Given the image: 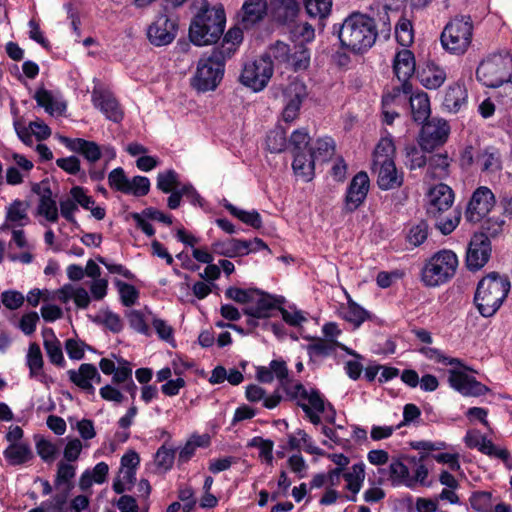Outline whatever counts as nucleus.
I'll list each match as a JSON object with an SVG mask.
<instances>
[{"instance_id": "0e129e2a", "label": "nucleus", "mask_w": 512, "mask_h": 512, "mask_svg": "<svg viewBox=\"0 0 512 512\" xmlns=\"http://www.w3.org/2000/svg\"><path fill=\"white\" fill-rule=\"evenodd\" d=\"M43 345L49 361L58 367H64L66 362L60 341L58 339H55V341H43Z\"/></svg>"}, {"instance_id": "6e6d98bb", "label": "nucleus", "mask_w": 512, "mask_h": 512, "mask_svg": "<svg viewBox=\"0 0 512 512\" xmlns=\"http://www.w3.org/2000/svg\"><path fill=\"white\" fill-rule=\"evenodd\" d=\"M256 292L258 288L243 289L230 286L225 290V297L240 304H249L254 302Z\"/></svg>"}, {"instance_id": "4d7b16f0", "label": "nucleus", "mask_w": 512, "mask_h": 512, "mask_svg": "<svg viewBox=\"0 0 512 512\" xmlns=\"http://www.w3.org/2000/svg\"><path fill=\"white\" fill-rule=\"evenodd\" d=\"M114 284L118 289L122 305L125 307L133 306L139 297V291L136 287L119 279H115Z\"/></svg>"}, {"instance_id": "f3484780", "label": "nucleus", "mask_w": 512, "mask_h": 512, "mask_svg": "<svg viewBox=\"0 0 512 512\" xmlns=\"http://www.w3.org/2000/svg\"><path fill=\"white\" fill-rule=\"evenodd\" d=\"M285 299L283 296L272 295L258 288L255 293V306H248L243 309V313L247 316L257 318H270L273 311H280Z\"/></svg>"}, {"instance_id": "f03ea898", "label": "nucleus", "mask_w": 512, "mask_h": 512, "mask_svg": "<svg viewBox=\"0 0 512 512\" xmlns=\"http://www.w3.org/2000/svg\"><path fill=\"white\" fill-rule=\"evenodd\" d=\"M226 14L222 5L204 6L192 18L189 39L195 46L216 44L223 35Z\"/></svg>"}, {"instance_id": "c85d7f7f", "label": "nucleus", "mask_w": 512, "mask_h": 512, "mask_svg": "<svg viewBox=\"0 0 512 512\" xmlns=\"http://www.w3.org/2000/svg\"><path fill=\"white\" fill-rule=\"evenodd\" d=\"M247 244L245 239L231 238L226 241H219L212 244L214 253L228 258H236L247 255Z\"/></svg>"}, {"instance_id": "c9c22d12", "label": "nucleus", "mask_w": 512, "mask_h": 512, "mask_svg": "<svg viewBox=\"0 0 512 512\" xmlns=\"http://www.w3.org/2000/svg\"><path fill=\"white\" fill-rule=\"evenodd\" d=\"M224 208L235 218L239 219L244 224L254 228L260 229L262 227V217L257 210L246 211L233 205L232 203L225 201Z\"/></svg>"}, {"instance_id": "a211bd4d", "label": "nucleus", "mask_w": 512, "mask_h": 512, "mask_svg": "<svg viewBox=\"0 0 512 512\" xmlns=\"http://www.w3.org/2000/svg\"><path fill=\"white\" fill-rule=\"evenodd\" d=\"M428 197L427 214L432 218L440 217V215L452 207L454 202L453 190L444 183H439L432 187Z\"/></svg>"}, {"instance_id": "603ef678", "label": "nucleus", "mask_w": 512, "mask_h": 512, "mask_svg": "<svg viewBox=\"0 0 512 512\" xmlns=\"http://www.w3.org/2000/svg\"><path fill=\"white\" fill-rule=\"evenodd\" d=\"M34 99L36 100L38 106L43 107L46 112L50 114H52L54 111H57L59 114H61L66 108L65 104H57L55 107V101L51 91L43 87L37 89L34 95Z\"/></svg>"}, {"instance_id": "423d86ee", "label": "nucleus", "mask_w": 512, "mask_h": 512, "mask_svg": "<svg viewBox=\"0 0 512 512\" xmlns=\"http://www.w3.org/2000/svg\"><path fill=\"white\" fill-rule=\"evenodd\" d=\"M473 22L470 16H456L444 27L440 35L443 49L450 54L463 55L472 43Z\"/></svg>"}, {"instance_id": "58836bf2", "label": "nucleus", "mask_w": 512, "mask_h": 512, "mask_svg": "<svg viewBox=\"0 0 512 512\" xmlns=\"http://www.w3.org/2000/svg\"><path fill=\"white\" fill-rule=\"evenodd\" d=\"M343 319L353 324L354 328H359L366 320L371 319V314L349 297Z\"/></svg>"}, {"instance_id": "cd10ccee", "label": "nucleus", "mask_w": 512, "mask_h": 512, "mask_svg": "<svg viewBox=\"0 0 512 512\" xmlns=\"http://www.w3.org/2000/svg\"><path fill=\"white\" fill-rule=\"evenodd\" d=\"M306 88L304 85H295L294 93L288 95V100L282 112V118L286 123L293 122L299 115L302 103L306 98Z\"/></svg>"}, {"instance_id": "79ce46f5", "label": "nucleus", "mask_w": 512, "mask_h": 512, "mask_svg": "<svg viewBox=\"0 0 512 512\" xmlns=\"http://www.w3.org/2000/svg\"><path fill=\"white\" fill-rule=\"evenodd\" d=\"M183 184L180 182V175L174 169H168L159 172L157 175V189L162 193L168 194L172 190L180 188Z\"/></svg>"}, {"instance_id": "4c0bfd02", "label": "nucleus", "mask_w": 512, "mask_h": 512, "mask_svg": "<svg viewBox=\"0 0 512 512\" xmlns=\"http://www.w3.org/2000/svg\"><path fill=\"white\" fill-rule=\"evenodd\" d=\"M290 49L287 43L277 40L268 47L261 57L273 65L275 62L276 64L286 66L289 62Z\"/></svg>"}, {"instance_id": "aec40b11", "label": "nucleus", "mask_w": 512, "mask_h": 512, "mask_svg": "<svg viewBox=\"0 0 512 512\" xmlns=\"http://www.w3.org/2000/svg\"><path fill=\"white\" fill-rule=\"evenodd\" d=\"M377 166H379L377 185L380 190H394L403 185L404 173L397 169L394 159L382 160Z\"/></svg>"}, {"instance_id": "20e7f679", "label": "nucleus", "mask_w": 512, "mask_h": 512, "mask_svg": "<svg viewBox=\"0 0 512 512\" xmlns=\"http://www.w3.org/2000/svg\"><path fill=\"white\" fill-rule=\"evenodd\" d=\"M476 78L484 86L498 88L512 79V54L502 51L489 55L476 69Z\"/></svg>"}, {"instance_id": "49530a36", "label": "nucleus", "mask_w": 512, "mask_h": 512, "mask_svg": "<svg viewBox=\"0 0 512 512\" xmlns=\"http://www.w3.org/2000/svg\"><path fill=\"white\" fill-rule=\"evenodd\" d=\"M395 144L391 135L382 137L375 147L373 153V164L377 166L382 160L394 159Z\"/></svg>"}, {"instance_id": "4be33fe9", "label": "nucleus", "mask_w": 512, "mask_h": 512, "mask_svg": "<svg viewBox=\"0 0 512 512\" xmlns=\"http://www.w3.org/2000/svg\"><path fill=\"white\" fill-rule=\"evenodd\" d=\"M60 142L70 151L82 155L87 161L95 163L102 157V149L96 142L83 138L61 136Z\"/></svg>"}, {"instance_id": "72a5a7b5", "label": "nucleus", "mask_w": 512, "mask_h": 512, "mask_svg": "<svg viewBox=\"0 0 512 512\" xmlns=\"http://www.w3.org/2000/svg\"><path fill=\"white\" fill-rule=\"evenodd\" d=\"M477 161L481 163L483 173H496L503 168L501 153L494 146L484 148L477 156Z\"/></svg>"}, {"instance_id": "ea45409f", "label": "nucleus", "mask_w": 512, "mask_h": 512, "mask_svg": "<svg viewBox=\"0 0 512 512\" xmlns=\"http://www.w3.org/2000/svg\"><path fill=\"white\" fill-rule=\"evenodd\" d=\"M76 475V467L70 463L59 461L57 464V472L54 480L56 489L67 488L73 489V479Z\"/></svg>"}, {"instance_id": "5701e85b", "label": "nucleus", "mask_w": 512, "mask_h": 512, "mask_svg": "<svg viewBox=\"0 0 512 512\" xmlns=\"http://www.w3.org/2000/svg\"><path fill=\"white\" fill-rule=\"evenodd\" d=\"M416 78L427 89H437L446 80V72L439 65L428 61L423 65H418Z\"/></svg>"}, {"instance_id": "2f4dec72", "label": "nucleus", "mask_w": 512, "mask_h": 512, "mask_svg": "<svg viewBox=\"0 0 512 512\" xmlns=\"http://www.w3.org/2000/svg\"><path fill=\"white\" fill-rule=\"evenodd\" d=\"M3 456L11 466H20L34 457L30 446L26 443H12L4 451Z\"/></svg>"}, {"instance_id": "6e6552de", "label": "nucleus", "mask_w": 512, "mask_h": 512, "mask_svg": "<svg viewBox=\"0 0 512 512\" xmlns=\"http://www.w3.org/2000/svg\"><path fill=\"white\" fill-rule=\"evenodd\" d=\"M310 135L306 128H299L292 132L288 142L292 146L294 174L305 182L314 178L313 155L307 153L310 147Z\"/></svg>"}, {"instance_id": "774afa93", "label": "nucleus", "mask_w": 512, "mask_h": 512, "mask_svg": "<svg viewBox=\"0 0 512 512\" xmlns=\"http://www.w3.org/2000/svg\"><path fill=\"white\" fill-rule=\"evenodd\" d=\"M453 214L454 215L451 217H442V215H440V217L435 218V226L443 235H449L452 233L460 222L461 212L459 210H454Z\"/></svg>"}, {"instance_id": "9d476101", "label": "nucleus", "mask_w": 512, "mask_h": 512, "mask_svg": "<svg viewBox=\"0 0 512 512\" xmlns=\"http://www.w3.org/2000/svg\"><path fill=\"white\" fill-rule=\"evenodd\" d=\"M370 189V179L365 171L356 173L349 182L343 199V213H353L362 206Z\"/></svg>"}, {"instance_id": "473e14b6", "label": "nucleus", "mask_w": 512, "mask_h": 512, "mask_svg": "<svg viewBox=\"0 0 512 512\" xmlns=\"http://www.w3.org/2000/svg\"><path fill=\"white\" fill-rule=\"evenodd\" d=\"M467 90L464 84L454 83L445 93L443 105L450 111L457 113L467 103Z\"/></svg>"}, {"instance_id": "f257e3e1", "label": "nucleus", "mask_w": 512, "mask_h": 512, "mask_svg": "<svg viewBox=\"0 0 512 512\" xmlns=\"http://www.w3.org/2000/svg\"><path fill=\"white\" fill-rule=\"evenodd\" d=\"M332 33L337 35L341 48L355 55L366 53L378 37L375 19L359 11L351 12L341 23H335Z\"/></svg>"}, {"instance_id": "37998d69", "label": "nucleus", "mask_w": 512, "mask_h": 512, "mask_svg": "<svg viewBox=\"0 0 512 512\" xmlns=\"http://www.w3.org/2000/svg\"><path fill=\"white\" fill-rule=\"evenodd\" d=\"M428 170L433 178H445L449 174L450 159L447 154H433L427 161Z\"/></svg>"}, {"instance_id": "c03bdc74", "label": "nucleus", "mask_w": 512, "mask_h": 512, "mask_svg": "<svg viewBox=\"0 0 512 512\" xmlns=\"http://www.w3.org/2000/svg\"><path fill=\"white\" fill-rule=\"evenodd\" d=\"M310 65V51L304 45L294 46V51L290 49L289 62L287 67H291L294 72L306 70Z\"/></svg>"}, {"instance_id": "680f3d73", "label": "nucleus", "mask_w": 512, "mask_h": 512, "mask_svg": "<svg viewBox=\"0 0 512 512\" xmlns=\"http://www.w3.org/2000/svg\"><path fill=\"white\" fill-rule=\"evenodd\" d=\"M176 450L174 448H167L163 444L158 448L155 454V463L158 468L163 469L165 472L172 469L175 460Z\"/></svg>"}, {"instance_id": "1a4fd4ad", "label": "nucleus", "mask_w": 512, "mask_h": 512, "mask_svg": "<svg viewBox=\"0 0 512 512\" xmlns=\"http://www.w3.org/2000/svg\"><path fill=\"white\" fill-rule=\"evenodd\" d=\"M273 76V64L259 57L244 64L239 81L253 92L262 91Z\"/></svg>"}, {"instance_id": "13d9d810", "label": "nucleus", "mask_w": 512, "mask_h": 512, "mask_svg": "<svg viewBox=\"0 0 512 512\" xmlns=\"http://www.w3.org/2000/svg\"><path fill=\"white\" fill-rule=\"evenodd\" d=\"M480 452L491 457V458H498L506 465H508L509 463H512V457H511L510 452L505 448L497 447L492 442V440H489L487 438L482 440Z\"/></svg>"}, {"instance_id": "e433bc0d", "label": "nucleus", "mask_w": 512, "mask_h": 512, "mask_svg": "<svg viewBox=\"0 0 512 512\" xmlns=\"http://www.w3.org/2000/svg\"><path fill=\"white\" fill-rule=\"evenodd\" d=\"M335 151V142L331 137L318 138L313 145H310L307 153L312 154L313 164L317 159L328 161Z\"/></svg>"}, {"instance_id": "09e8293b", "label": "nucleus", "mask_w": 512, "mask_h": 512, "mask_svg": "<svg viewBox=\"0 0 512 512\" xmlns=\"http://www.w3.org/2000/svg\"><path fill=\"white\" fill-rule=\"evenodd\" d=\"M27 366L29 368V376L37 377L43 369L44 361L40 346L36 342L29 344L27 353Z\"/></svg>"}, {"instance_id": "69168bd1", "label": "nucleus", "mask_w": 512, "mask_h": 512, "mask_svg": "<svg viewBox=\"0 0 512 512\" xmlns=\"http://www.w3.org/2000/svg\"><path fill=\"white\" fill-rule=\"evenodd\" d=\"M38 214L46 218L47 221L55 223L59 219L57 203L54 199L40 198L38 204Z\"/></svg>"}, {"instance_id": "338daca9", "label": "nucleus", "mask_w": 512, "mask_h": 512, "mask_svg": "<svg viewBox=\"0 0 512 512\" xmlns=\"http://www.w3.org/2000/svg\"><path fill=\"white\" fill-rule=\"evenodd\" d=\"M36 450L40 458L46 463L53 462L58 454L57 446L45 438L36 442Z\"/></svg>"}, {"instance_id": "bf43d9fd", "label": "nucleus", "mask_w": 512, "mask_h": 512, "mask_svg": "<svg viewBox=\"0 0 512 512\" xmlns=\"http://www.w3.org/2000/svg\"><path fill=\"white\" fill-rule=\"evenodd\" d=\"M471 508L477 512H491L492 493L488 491H474L469 497Z\"/></svg>"}, {"instance_id": "5fc2aeb1", "label": "nucleus", "mask_w": 512, "mask_h": 512, "mask_svg": "<svg viewBox=\"0 0 512 512\" xmlns=\"http://www.w3.org/2000/svg\"><path fill=\"white\" fill-rule=\"evenodd\" d=\"M129 182L122 167H117L108 174V184L114 191L129 195Z\"/></svg>"}, {"instance_id": "6ab92c4d", "label": "nucleus", "mask_w": 512, "mask_h": 512, "mask_svg": "<svg viewBox=\"0 0 512 512\" xmlns=\"http://www.w3.org/2000/svg\"><path fill=\"white\" fill-rule=\"evenodd\" d=\"M92 103L108 120L114 123H120L123 120L124 112L112 92L103 89H94L92 92Z\"/></svg>"}, {"instance_id": "a19ab883", "label": "nucleus", "mask_w": 512, "mask_h": 512, "mask_svg": "<svg viewBox=\"0 0 512 512\" xmlns=\"http://www.w3.org/2000/svg\"><path fill=\"white\" fill-rule=\"evenodd\" d=\"M389 480L393 487L406 486L410 479L409 468L398 458H394L388 468Z\"/></svg>"}, {"instance_id": "39448f33", "label": "nucleus", "mask_w": 512, "mask_h": 512, "mask_svg": "<svg viewBox=\"0 0 512 512\" xmlns=\"http://www.w3.org/2000/svg\"><path fill=\"white\" fill-rule=\"evenodd\" d=\"M457 255L448 249L434 253L421 270V280L427 287H438L449 282L456 274Z\"/></svg>"}, {"instance_id": "a18cd8bd", "label": "nucleus", "mask_w": 512, "mask_h": 512, "mask_svg": "<svg viewBox=\"0 0 512 512\" xmlns=\"http://www.w3.org/2000/svg\"><path fill=\"white\" fill-rule=\"evenodd\" d=\"M428 235L429 225L427 221L420 220L419 222L410 226L405 239L411 247H419L427 240Z\"/></svg>"}, {"instance_id": "e2e57ef3", "label": "nucleus", "mask_w": 512, "mask_h": 512, "mask_svg": "<svg viewBox=\"0 0 512 512\" xmlns=\"http://www.w3.org/2000/svg\"><path fill=\"white\" fill-rule=\"evenodd\" d=\"M92 321L96 324H102L113 333H119L123 329V323L120 316L110 310L104 312V316H95Z\"/></svg>"}, {"instance_id": "7ed1b4c3", "label": "nucleus", "mask_w": 512, "mask_h": 512, "mask_svg": "<svg viewBox=\"0 0 512 512\" xmlns=\"http://www.w3.org/2000/svg\"><path fill=\"white\" fill-rule=\"evenodd\" d=\"M511 284L507 276L491 272L477 284L474 304L481 316L488 318L496 314L508 296Z\"/></svg>"}, {"instance_id": "c756f323", "label": "nucleus", "mask_w": 512, "mask_h": 512, "mask_svg": "<svg viewBox=\"0 0 512 512\" xmlns=\"http://www.w3.org/2000/svg\"><path fill=\"white\" fill-rule=\"evenodd\" d=\"M273 17L282 24L292 22L299 12L296 0H273L271 2Z\"/></svg>"}, {"instance_id": "dca6fc26", "label": "nucleus", "mask_w": 512, "mask_h": 512, "mask_svg": "<svg viewBox=\"0 0 512 512\" xmlns=\"http://www.w3.org/2000/svg\"><path fill=\"white\" fill-rule=\"evenodd\" d=\"M467 371L450 369L448 371V383L450 387L463 396L479 397L489 392V388L479 382L475 377L466 373Z\"/></svg>"}, {"instance_id": "4468645a", "label": "nucleus", "mask_w": 512, "mask_h": 512, "mask_svg": "<svg viewBox=\"0 0 512 512\" xmlns=\"http://www.w3.org/2000/svg\"><path fill=\"white\" fill-rule=\"evenodd\" d=\"M492 253L491 242L483 234H473L466 251L465 264L469 271L475 272L483 268Z\"/></svg>"}, {"instance_id": "b1692460", "label": "nucleus", "mask_w": 512, "mask_h": 512, "mask_svg": "<svg viewBox=\"0 0 512 512\" xmlns=\"http://www.w3.org/2000/svg\"><path fill=\"white\" fill-rule=\"evenodd\" d=\"M365 475V464L363 462L355 463L351 467V471L343 472V478L346 481L345 488L351 492V495L345 496L347 500L357 501V494L363 487Z\"/></svg>"}, {"instance_id": "a878e982", "label": "nucleus", "mask_w": 512, "mask_h": 512, "mask_svg": "<svg viewBox=\"0 0 512 512\" xmlns=\"http://www.w3.org/2000/svg\"><path fill=\"white\" fill-rule=\"evenodd\" d=\"M94 370V364L91 363H82L78 370L70 369L67 371V375L69 377V380L82 389L83 391L87 392L88 394H94L95 388L92 385V376H95L93 374Z\"/></svg>"}, {"instance_id": "7c9ffc66", "label": "nucleus", "mask_w": 512, "mask_h": 512, "mask_svg": "<svg viewBox=\"0 0 512 512\" xmlns=\"http://www.w3.org/2000/svg\"><path fill=\"white\" fill-rule=\"evenodd\" d=\"M340 347L345 349L350 355L361 358L353 350L346 349L343 344L337 340H325L321 338L314 339V342L307 346V353L310 357H327L335 352V349Z\"/></svg>"}, {"instance_id": "864d4df0", "label": "nucleus", "mask_w": 512, "mask_h": 512, "mask_svg": "<svg viewBox=\"0 0 512 512\" xmlns=\"http://www.w3.org/2000/svg\"><path fill=\"white\" fill-rule=\"evenodd\" d=\"M288 140L286 132L282 128H276L268 132L266 146L271 153H281L286 149Z\"/></svg>"}, {"instance_id": "0eeeda50", "label": "nucleus", "mask_w": 512, "mask_h": 512, "mask_svg": "<svg viewBox=\"0 0 512 512\" xmlns=\"http://www.w3.org/2000/svg\"><path fill=\"white\" fill-rule=\"evenodd\" d=\"M226 61L220 52L204 53L198 61L193 87L200 92L215 90L223 79Z\"/></svg>"}, {"instance_id": "412c9836", "label": "nucleus", "mask_w": 512, "mask_h": 512, "mask_svg": "<svg viewBox=\"0 0 512 512\" xmlns=\"http://www.w3.org/2000/svg\"><path fill=\"white\" fill-rule=\"evenodd\" d=\"M267 11V0H245L238 14L239 23L248 30L263 21Z\"/></svg>"}, {"instance_id": "8fccbe9b", "label": "nucleus", "mask_w": 512, "mask_h": 512, "mask_svg": "<svg viewBox=\"0 0 512 512\" xmlns=\"http://www.w3.org/2000/svg\"><path fill=\"white\" fill-rule=\"evenodd\" d=\"M504 225L505 220L501 216H490L482 222L481 230L474 234H483L491 242V239L498 237L503 232Z\"/></svg>"}, {"instance_id": "052dcab7", "label": "nucleus", "mask_w": 512, "mask_h": 512, "mask_svg": "<svg viewBox=\"0 0 512 512\" xmlns=\"http://www.w3.org/2000/svg\"><path fill=\"white\" fill-rule=\"evenodd\" d=\"M406 152V165L410 170L422 168L427 164V157L424 155L422 149L419 150L415 145H407L405 147Z\"/></svg>"}, {"instance_id": "bb28decb", "label": "nucleus", "mask_w": 512, "mask_h": 512, "mask_svg": "<svg viewBox=\"0 0 512 512\" xmlns=\"http://www.w3.org/2000/svg\"><path fill=\"white\" fill-rule=\"evenodd\" d=\"M243 27H232L225 34L220 45L215 46L212 50L220 52L225 59H230L237 51L243 41Z\"/></svg>"}, {"instance_id": "2eb2a0df", "label": "nucleus", "mask_w": 512, "mask_h": 512, "mask_svg": "<svg viewBox=\"0 0 512 512\" xmlns=\"http://www.w3.org/2000/svg\"><path fill=\"white\" fill-rule=\"evenodd\" d=\"M177 19H171L165 14L159 15L147 29L149 42L157 47L166 46L173 42L177 35Z\"/></svg>"}, {"instance_id": "3c124183", "label": "nucleus", "mask_w": 512, "mask_h": 512, "mask_svg": "<svg viewBox=\"0 0 512 512\" xmlns=\"http://www.w3.org/2000/svg\"><path fill=\"white\" fill-rule=\"evenodd\" d=\"M428 457V454L421 453L419 457V464L417 465L414 475H410V479L408 483H406V487L410 489H415L417 484H420L423 487H430L431 481H427L429 470L426 465L423 463Z\"/></svg>"}, {"instance_id": "9b49d317", "label": "nucleus", "mask_w": 512, "mask_h": 512, "mask_svg": "<svg viewBox=\"0 0 512 512\" xmlns=\"http://www.w3.org/2000/svg\"><path fill=\"white\" fill-rule=\"evenodd\" d=\"M496 204V198L490 188L478 187L473 193L465 210V218L470 223L481 222Z\"/></svg>"}, {"instance_id": "f704fd0d", "label": "nucleus", "mask_w": 512, "mask_h": 512, "mask_svg": "<svg viewBox=\"0 0 512 512\" xmlns=\"http://www.w3.org/2000/svg\"><path fill=\"white\" fill-rule=\"evenodd\" d=\"M306 13L310 18L319 20V27H325V19L330 15L332 10V0H303Z\"/></svg>"}, {"instance_id": "393cba45", "label": "nucleus", "mask_w": 512, "mask_h": 512, "mask_svg": "<svg viewBox=\"0 0 512 512\" xmlns=\"http://www.w3.org/2000/svg\"><path fill=\"white\" fill-rule=\"evenodd\" d=\"M412 118L416 123H423L429 120L431 109L428 94L424 91H413L409 94Z\"/></svg>"}, {"instance_id": "f8f14e48", "label": "nucleus", "mask_w": 512, "mask_h": 512, "mask_svg": "<svg viewBox=\"0 0 512 512\" xmlns=\"http://www.w3.org/2000/svg\"><path fill=\"white\" fill-rule=\"evenodd\" d=\"M421 124L418 143L423 151L431 152L447 141L450 127L446 120H426Z\"/></svg>"}, {"instance_id": "de8ad7c7", "label": "nucleus", "mask_w": 512, "mask_h": 512, "mask_svg": "<svg viewBox=\"0 0 512 512\" xmlns=\"http://www.w3.org/2000/svg\"><path fill=\"white\" fill-rule=\"evenodd\" d=\"M395 37L398 44H400L401 46H410L414 39V29L412 21L404 16H401L395 26Z\"/></svg>"}, {"instance_id": "ddd939ff", "label": "nucleus", "mask_w": 512, "mask_h": 512, "mask_svg": "<svg viewBox=\"0 0 512 512\" xmlns=\"http://www.w3.org/2000/svg\"><path fill=\"white\" fill-rule=\"evenodd\" d=\"M393 71L398 80L402 82L401 86L393 88V97L398 96L400 92L404 94L411 93L412 83L409 79L413 74H416L417 67L414 54L410 50L403 49L396 54Z\"/></svg>"}]
</instances>
